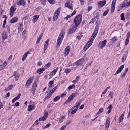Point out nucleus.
<instances>
[{
  "instance_id": "nucleus-1",
  "label": "nucleus",
  "mask_w": 130,
  "mask_h": 130,
  "mask_svg": "<svg viewBox=\"0 0 130 130\" xmlns=\"http://www.w3.org/2000/svg\"><path fill=\"white\" fill-rule=\"evenodd\" d=\"M99 27V25L97 24L95 28L94 31L91 37L90 38L91 40L90 39L89 40L88 42L84 48V51H86L92 44L93 40L96 37L97 34Z\"/></svg>"
},
{
  "instance_id": "nucleus-2",
  "label": "nucleus",
  "mask_w": 130,
  "mask_h": 130,
  "mask_svg": "<svg viewBox=\"0 0 130 130\" xmlns=\"http://www.w3.org/2000/svg\"><path fill=\"white\" fill-rule=\"evenodd\" d=\"M82 19V15L81 14H79L75 17L74 19V22L75 26L77 27L80 23Z\"/></svg>"
},
{
  "instance_id": "nucleus-3",
  "label": "nucleus",
  "mask_w": 130,
  "mask_h": 130,
  "mask_svg": "<svg viewBox=\"0 0 130 130\" xmlns=\"http://www.w3.org/2000/svg\"><path fill=\"white\" fill-rule=\"evenodd\" d=\"M65 34L64 30H62L59 35L57 41V44L58 45L61 44L62 40L64 37Z\"/></svg>"
},
{
  "instance_id": "nucleus-4",
  "label": "nucleus",
  "mask_w": 130,
  "mask_h": 130,
  "mask_svg": "<svg viewBox=\"0 0 130 130\" xmlns=\"http://www.w3.org/2000/svg\"><path fill=\"white\" fill-rule=\"evenodd\" d=\"M16 9V6L14 5H13L9 9L10 15V17H12Z\"/></svg>"
},
{
  "instance_id": "nucleus-5",
  "label": "nucleus",
  "mask_w": 130,
  "mask_h": 130,
  "mask_svg": "<svg viewBox=\"0 0 130 130\" xmlns=\"http://www.w3.org/2000/svg\"><path fill=\"white\" fill-rule=\"evenodd\" d=\"M77 94V93H73L68 98L66 101L65 102V103L66 102H69L73 100V98L76 96Z\"/></svg>"
},
{
  "instance_id": "nucleus-6",
  "label": "nucleus",
  "mask_w": 130,
  "mask_h": 130,
  "mask_svg": "<svg viewBox=\"0 0 130 130\" xmlns=\"http://www.w3.org/2000/svg\"><path fill=\"white\" fill-rule=\"evenodd\" d=\"M60 10V8H59L57 9L56 11L55 12L53 19V20L54 21H55L57 18L59 14Z\"/></svg>"
},
{
  "instance_id": "nucleus-7",
  "label": "nucleus",
  "mask_w": 130,
  "mask_h": 130,
  "mask_svg": "<svg viewBox=\"0 0 130 130\" xmlns=\"http://www.w3.org/2000/svg\"><path fill=\"white\" fill-rule=\"evenodd\" d=\"M77 27L76 26L73 25L70 28L68 31L69 34H71L74 32L77 29Z\"/></svg>"
},
{
  "instance_id": "nucleus-8",
  "label": "nucleus",
  "mask_w": 130,
  "mask_h": 130,
  "mask_svg": "<svg viewBox=\"0 0 130 130\" xmlns=\"http://www.w3.org/2000/svg\"><path fill=\"white\" fill-rule=\"evenodd\" d=\"M16 3L17 5L19 6L22 5L24 6L26 4L25 0H19L17 1Z\"/></svg>"
},
{
  "instance_id": "nucleus-9",
  "label": "nucleus",
  "mask_w": 130,
  "mask_h": 130,
  "mask_svg": "<svg viewBox=\"0 0 130 130\" xmlns=\"http://www.w3.org/2000/svg\"><path fill=\"white\" fill-rule=\"evenodd\" d=\"M106 42V40H104L102 42L100 43L99 44V47L101 49L102 48L105 46Z\"/></svg>"
},
{
  "instance_id": "nucleus-10",
  "label": "nucleus",
  "mask_w": 130,
  "mask_h": 130,
  "mask_svg": "<svg viewBox=\"0 0 130 130\" xmlns=\"http://www.w3.org/2000/svg\"><path fill=\"white\" fill-rule=\"evenodd\" d=\"M106 3V0L99 1L98 4V6L99 8L102 7L105 5Z\"/></svg>"
},
{
  "instance_id": "nucleus-11",
  "label": "nucleus",
  "mask_w": 130,
  "mask_h": 130,
  "mask_svg": "<svg viewBox=\"0 0 130 130\" xmlns=\"http://www.w3.org/2000/svg\"><path fill=\"white\" fill-rule=\"evenodd\" d=\"M32 80V77L28 79L25 85L26 88H27L29 87L31 84Z\"/></svg>"
},
{
  "instance_id": "nucleus-12",
  "label": "nucleus",
  "mask_w": 130,
  "mask_h": 130,
  "mask_svg": "<svg viewBox=\"0 0 130 130\" xmlns=\"http://www.w3.org/2000/svg\"><path fill=\"white\" fill-rule=\"evenodd\" d=\"M8 34L7 32L4 31H3L2 35V39L3 40H5L7 38Z\"/></svg>"
},
{
  "instance_id": "nucleus-13",
  "label": "nucleus",
  "mask_w": 130,
  "mask_h": 130,
  "mask_svg": "<svg viewBox=\"0 0 130 130\" xmlns=\"http://www.w3.org/2000/svg\"><path fill=\"white\" fill-rule=\"evenodd\" d=\"M83 59H80L74 63L73 64L74 65H76L77 66H78L82 65L83 63Z\"/></svg>"
},
{
  "instance_id": "nucleus-14",
  "label": "nucleus",
  "mask_w": 130,
  "mask_h": 130,
  "mask_svg": "<svg viewBox=\"0 0 130 130\" xmlns=\"http://www.w3.org/2000/svg\"><path fill=\"white\" fill-rule=\"evenodd\" d=\"M18 20V19L17 17H14L11 20H10V23L12 24L14 23L17 22Z\"/></svg>"
},
{
  "instance_id": "nucleus-15",
  "label": "nucleus",
  "mask_w": 130,
  "mask_h": 130,
  "mask_svg": "<svg viewBox=\"0 0 130 130\" xmlns=\"http://www.w3.org/2000/svg\"><path fill=\"white\" fill-rule=\"evenodd\" d=\"M70 50V47L69 46H67L65 49L64 54L66 55L68 54Z\"/></svg>"
},
{
  "instance_id": "nucleus-16",
  "label": "nucleus",
  "mask_w": 130,
  "mask_h": 130,
  "mask_svg": "<svg viewBox=\"0 0 130 130\" xmlns=\"http://www.w3.org/2000/svg\"><path fill=\"white\" fill-rule=\"evenodd\" d=\"M110 119L109 118H107V119L105 125V127L107 129H108L110 123Z\"/></svg>"
},
{
  "instance_id": "nucleus-17",
  "label": "nucleus",
  "mask_w": 130,
  "mask_h": 130,
  "mask_svg": "<svg viewBox=\"0 0 130 130\" xmlns=\"http://www.w3.org/2000/svg\"><path fill=\"white\" fill-rule=\"evenodd\" d=\"M13 88V86L12 85H11L9 86L8 87L6 88L4 90V91L6 92L8 91L11 90Z\"/></svg>"
},
{
  "instance_id": "nucleus-18",
  "label": "nucleus",
  "mask_w": 130,
  "mask_h": 130,
  "mask_svg": "<svg viewBox=\"0 0 130 130\" xmlns=\"http://www.w3.org/2000/svg\"><path fill=\"white\" fill-rule=\"evenodd\" d=\"M30 52L28 51H27L26 53H25L23 56L22 58V60L23 61H24L26 59L27 56L29 54H30Z\"/></svg>"
},
{
  "instance_id": "nucleus-19",
  "label": "nucleus",
  "mask_w": 130,
  "mask_h": 130,
  "mask_svg": "<svg viewBox=\"0 0 130 130\" xmlns=\"http://www.w3.org/2000/svg\"><path fill=\"white\" fill-rule=\"evenodd\" d=\"M45 69L44 68H41L38 69L37 72L39 74H40L42 73L43 71H44Z\"/></svg>"
},
{
  "instance_id": "nucleus-20",
  "label": "nucleus",
  "mask_w": 130,
  "mask_h": 130,
  "mask_svg": "<svg viewBox=\"0 0 130 130\" xmlns=\"http://www.w3.org/2000/svg\"><path fill=\"white\" fill-rule=\"evenodd\" d=\"M124 65H122L116 71V73L118 74L120 73L123 70L124 68Z\"/></svg>"
},
{
  "instance_id": "nucleus-21",
  "label": "nucleus",
  "mask_w": 130,
  "mask_h": 130,
  "mask_svg": "<svg viewBox=\"0 0 130 130\" xmlns=\"http://www.w3.org/2000/svg\"><path fill=\"white\" fill-rule=\"evenodd\" d=\"M65 6L69 9H72V5H70V4L68 3H66L65 4Z\"/></svg>"
},
{
  "instance_id": "nucleus-22",
  "label": "nucleus",
  "mask_w": 130,
  "mask_h": 130,
  "mask_svg": "<svg viewBox=\"0 0 130 130\" xmlns=\"http://www.w3.org/2000/svg\"><path fill=\"white\" fill-rule=\"evenodd\" d=\"M39 18V16L38 15H35L33 18V23H35L36 22Z\"/></svg>"
},
{
  "instance_id": "nucleus-23",
  "label": "nucleus",
  "mask_w": 130,
  "mask_h": 130,
  "mask_svg": "<svg viewBox=\"0 0 130 130\" xmlns=\"http://www.w3.org/2000/svg\"><path fill=\"white\" fill-rule=\"evenodd\" d=\"M71 110L72 111L71 112V113L72 114H73L75 113L76 112L77 110V109L76 108H74L73 109L72 107L71 108Z\"/></svg>"
},
{
  "instance_id": "nucleus-24",
  "label": "nucleus",
  "mask_w": 130,
  "mask_h": 130,
  "mask_svg": "<svg viewBox=\"0 0 130 130\" xmlns=\"http://www.w3.org/2000/svg\"><path fill=\"white\" fill-rule=\"evenodd\" d=\"M98 17V16H97L95 17H94L91 19L90 21V23H93L96 21V19Z\"/></svg>"
},
{
  "instance_id": "nucleus-25",
  "label": "nucleus",
  "mask_w": 130,
  "mask_h": 130,
  "mask_svg": "<svg viewBox=\"0 0 130 130\" xmlns=\"http://www.w3.org/2000/svg\"><path fill=\"white\" fill-rule=\"evenodd\" d=\"M80 102H77L75 105V106L73 107V109L74 108H76L77 109L78 108L79 106L80 105Z\"/></svg>"
},
{
  "instance_id": "nucleus-26",
  "label": "nucleus",
  "mask_w": 130,
  "mask_h": 130,
  "mask_svg": "<svg viewBox=\"0 0 130 130\" xmlns=\"http://www.w3.org/2000/svg\"><path fill=\"white\" fill-rule=\"evenodd\" d=\"M112 105H110L109 106L107 107V109H108V110L107 112V113L108 114L111 111L112 108Z\"/></svg>"
},
{
  "instance_id": "nucleus-27",
  "label": "nucleus",
  "mask_w": 130,
  "mask_h": 130,
  "mask_svg": "<svg viewBox=\"0 0 130 130\" xmlns=\"http://www.w3.org/2000/svg\"><path fill=\"white\" fill-rule=\"evenodd\" d=\"M65 117L64 116H61L60 118H59V123H61L63 121V120L65 119Z\"/></svg>"
},
{
  "instance_id": "nucleus-28",
  "label": "nucleus",
  "mask_w": 130,
  "mask_h": 130,
  "mask_svg": "<svg viewBox=\"0 0 130 130\" xmlns=\"http://www.w3.org/2000/svg\"><path fill=\"white\" fill-rule=\"evenodd\" d=\"M58 68H57L56 69L54 70L51 73V74L52 76L54 75L57 71Z\"/></svg>"
},
{
  "instance_id": "nucleus-29",
  "label": "nucleus",
  "mask_w": 130,
  "mask_h": 130,
  "mask_svg": "<svg viewBox=\"0 0 130 130\" xmlns=\"http://www.w3.org/2000/svg\"><path fill=\"white\" fill-rule=\"evenodd\" d=\"M124 116V114H122L119 117V122H121L123 119V116Z\"/></svg>"
},
{
  "instance_id": "nucleus-30",
  "label": "nucleus",
  "mask_w": 130,
  "mask_h": 130,
  "mask_svg": "<svg viewBox=\"0 0 130 130\" xmlns=\"http://www.w3.org/2000/svg\"><path fill=\"white\" fill-rule=\"evenodd\" d=\"M37 85L36 83H34L33 84V92H34L36 89Z\"/></svg>"
},
{
  "instance_id": "nucleus-31",
  "label": "nucleus",
  "mask_w": 130,
  "mask_h": 130,
  "mask_svg": "<svg viewBox=\"0 0 130 130\" xmlns=\"http://www.w3.org/2000/svg\"><path fill=\"white\" fill-rule=\"evenodd\" d=\"M60 96H57L55 97L53 100V101L55 102L58 101L59 99Z\"/></svg>"
},
{
  "instance_id": "nucleus-32",
  "label": "nucleus",
  "mask_w": 130,
  "mask_h": 130,
  "mask_svg": "<svg viewBox=\"0 0 130 130\" xmlns=\"http://www.w3.org/2000/svg\"><path fill=\"white\" fill-rule=\"evenodd\" d=\"M32 107L31 105H28V108L27 110L28 111H30L32 110Z\"/></svg>"
},
{
  "instance_id": "nucleus-33",
  "label": "nucleus",
  "mask_w": 130,
  "mask_h": 130,
  "mask_svg": "<svg viewBox=\"0 0 130 130\" xmlns=\"http://www.w3.org/2000/svg\"><path fill=\"white\" fill-rule=\"evenodd\" d=\"M57 88V86H55L50 92L52 94Z\"/></svg>"
},
{
  "instance_id": "nucleus-34",
  "label": "nucleus",
  "mask_w": 130,
  "mask_h": 130,
  "mask_svg": "<svg viewBox=\"0 0 130 130\" xmlns=\"http://www.w3.org/2000/svg\"><path fill=\"white\" fill-rule=\"evenodd\" d=\"M46 118L44 117H43L41 118H40L39 119V121H44L46 120Z\"/></svg>"
},
{
  "instance_id": "nucleus-35",
  "label": "nucleus",
  "mask_w": 130,
  "mask_h": 130,
  "mask_svg": "<svg viewBox=\"0 0 130 130\" xmlns=\"http://www.w3.org/2000/svg\"><path fill=\"white\" fill-rule=\"evenodd\" d=\"M121 7L122 8H123L124 7H125L126 8H128L127 5H126V3H124L122 4L121 6Z\"/></svg>"
},
{
  "instance_id": "nucleus-36",
  "label": "nucleus",
  "mask_w": 130,
  "mask_h": 130,
  "mask_svg": "<svg viewBox=\"0 0 130 130\" xmlns=\"http://www.w3.org/2000/svg\"><path fill=\"white\" fill-rule=\"evenodd\" d=\"M104 109L103 108H100L99 111V112L97 113L98 115H99L100 113H102L103 110Z\"/></svg>"
},
{
  "instance_id": "nucleus-37",
  "label": "nucleus",
  "mask_w": 130,
  "mask_h": 130,
  "mask_svg": "<svg viewBox=\"0 0 130 130\" xmlns=\"http://www.w3.org/2000/svg\"><path fill=\"white\" fill-rule=\"evenodd\" d=\"M52 94H51L50 92H49L48 94L46 96L45 98V99H48L51 96V95Z\"/></svg>"
},
{
  "instance_id": "nucleus-38",
  "label": "nucleus",
  "mask_w": 130,
  "mask_h": 130,
  "mask_svg": "<svg viewBox=\"0 0 130 130\" xmlns=\"http://www.w3.org/2000/svg\"><path fill=\"white\" fill-rule=\"evenodd\" d=\"M75 87V86L73 84L72 85L68 87V89L69 90H70L72 89H73Z\"/></svg>"
},
{
  "instance_id": "nucleus-39",
  "label": "nucleus",
  "mask_w": 130,
  "mask_h": 130,
  "mask_svg": "<svg viewBox=\"0 0 130 130\" xmlns=\"http://www.w3.org/2000/svg\"><path fill=\"white\" fill-rule=\"evenodd\" d=\"M124 14L122 13L121 15V19L122 20H125Z\"/></svg>"
},
{
  "instance_id": "nucleus-40",
  "label": "nucleus",
  "mask_w": 130,
  "mask_h": 130,
  "mask_svg": "<svg viewBox=\"0 0 130 130\" xmlns=\"http://www.w3.org/2000/svg\"><path fill=\"white\" fill-rule=\"evenodd\" d=\"M127 57V56L125 55H124L123 57L122 58V61L123 62H124V61L125 60L126 58Z\"/></svg>"
},
{
  "instance_id": "nucleus-41",
  "label": "nucleus",
  "mask_w": 130,
  "mask_h": 130,
  "mask_svg": "<svg viewBox=\"0 0 130 130\" xmlns=\"http://www.w3.org/2000/svg\"><path fill=\"white\" fill-rule=\"evenodd\" d=\"M115 6H111V11L112 12H114L115 9Z\"/></svg>"
},
{
  "instance_id": "nucleus-42",
  "label": "nucleus",
  "mask_w": 130,
  "mask_h": 130,
  "mask_svg": "<svg viewBox=\"0 0 130 130\" xmlns=\"http://www.w3.org/2000/svg\"><path fill=\"white\" fill-rule=\"evenodd\" d=\"M51 64V63L50 62H48V63L45 65V67L47 68H48L50 66Z\"/></svg>"
},
{
  "instance_id": "nucleus-43",
  "label": "nucleus",
  "mask_w": 130,
  "mask_h": 130,
  "mask_svg": "<svg viewBox=\"0 0 130 130\" xmlns=\"http://www.w3.org/2000/svg\"><path fill=\"white\" fill-rule=\"evenodd\" d=\"M71 122V120H69L67 121L66 125H69Z\"/></svg>"
},
{
  "instance_id": "nucleus-44",
  "label": "nucleus",
  "mask_w": 130,
  "mask_h": 130,
  "mask_svg": "<svg viewBox=\"0 0 130 130\" xmlns=\"http://www.w3.org/2000/svg\"><path fill=\"white\" fill-rule=\"evenodd\" d=\"M65 72L66 73H68L71 71V70L70 69H66L65 71Z\"/></svg>"
},
{
  "instance_id": "nucleus-45",
  "label": "nucleus",
  "mask_w": 130,
  "mask_h": 130,
  "mask_svg": "<svg viewBox=\"0 0 130 130\" xmlns=\"http://www.w3.org/2000/svg\"><path fill=\"white\" fill-rule=\"evenodd\" d=\"M116 1V0H113L112 2L111 6H115Z\"/></svg>"
},
{
  "instance_id": "nucleus-46",
  "label": "nucleus",
  "mask_w": 130,
  "mask_h": 130,
  "mask_svg": "<svg viewBox=\"0 0 130 130\" xmlns=\"http://www.w3.org/2000/svg\"><path fill=\"white\" fill-rule=\"evenodd\" d=\"M41 3L42 4L44 5H45L46 1L45 0H40Z\"/></svg>"
},
{
  "instance_id": "nucleus-47",
  "label": "nucleus",
  "mask_w": 130,
  "mask_h": 130,
  "mask_svg": "<svg viewBox=\"0 0 130 130\" xmlns=\"http://www.w3.org/2000/svg\"><path fill=\"white\" fill-rule=\"evenodd\" d=\"M4 105V104L2 102H0V110L1 108L3 107Z\"/></svg>"
},
{
  "instance_id": "nucleus-48",
  "label": "nucleus",
  "mask_w": 130,
  "mask_h": 130,
  "mask_svg": "<svg viewBox=\"0 0 130 130\" xmlns=\"http://www.w3.org/2000/svg\"><path fill=\"white\" fill-rule=\"evenodd\" d=\"M129 38H127L125 42V44L126 45H127L129 41Z\"/></svg>"
},
{
  "instance_id": "nucleus-49",
  "label": "nucleus",
  "mask_w": 130,
  "mask_h": 130,
  "mask_svg": "<svg viewBox=\"0 0 130 130\" xmlns=\"http://www.w3.org/2000/svg\"><path fill=\"white\" fill-rule=\"evenodd\" d=\"M66 127V125H64L60 129V130H64L65 128Z\"/></svg>"
},
{
  "instance_id": "nucleus-50",
  "label": "nucleus",
  "mask_w": 130,
  "mask_h": 130,
  "mask_svg": "<svg viewBox=\"0 0 130 130\" xmlns=\"http://www.w3.org/2000/svg\"><path fill=\"white\" fill-rule=\"evenodd\" d=\"M7 62L6 61H5L2 64L3 66L5 67L7 64Z\"/></svg>"
},
{
  "instance_id": "nucleus-51",
  "label": "nucleus",
  "mask_w": 130,
  "mask_h": 130,
  "mask_svg": "<svg viewBox=\"0 0 130 130\" xmlns=\"http://www.w3.org/2000/svg\"><path fill=\"white\" fill-rule=\"evenodd\" d=\"M6 23V20L5 19L4 21V23L3 25V27L4 28L5 27V25Z\"/></svg>"
},
{
  "instance_id": "nucleus-52",
  "label": "nucleus",
  "mask_w": 130,
  "mask_h": 130,
  "mask_svg": "<svg viewBox=\"0 0 130 130\" xmlns=\"http://www.w3.org/2000/svg\"><path fill=\"white\" fill-rule=\"evenodd\" d=\"M50 124L48 123L45 127H44V129L48 127L50 125Z\"/></svg>"
},
{
  "instance_id": "nucleus-53",
  "label": "nucleus",
  "mask_w": 130,
  "mask_h": 130,
  "mask_svg": "<svg viewBox=\"0 0 130 130\" xmlns=\"http://www.w3.org/2000/svg\"><path fill=\"white\" fill-rule=\"evenodd\" d=\"M48 113L47 112H45L44 114L43 117H44L46 118L48 116Z\"/></svg>"
},
{
  "instance_id": "nucleus-54",
  "label": "nucleus",
  "mask_w": 130,
  "mask_h": 130,
  "mask_svg": "<svg viewBox=\"0 0 130 130\" xmlns=\"http://www.w3.org/2000/svg\"><path fill=\"white\" fill-rule=\"evenodd\" d=\"M113 93L111 91H110L109 92V96H110V97L111 98H113Z\"/></svg>"
},
{
  "instance_id": "nucleus-55",
  "label": "nucleus",
  "mask_w": 130,
  "mask_h": 130,
  "mask_svg": "<svg viewBox=\"0 0 130 130\" xmlns=\"http://www.w3.org/2000/svg\"><path fill=\"white\" fill-rule=\"evenodd\" d=\"M130 17V13L129 12L127 13L126 16V18H129Z\"/></svg>"
},
{
  "instance_id": "nucleus-56",
  "label": "nucleus",
  "mask_w": 130,
  "mask_h": 130,
  "mask_svg": "<svg viewBox=\"0 0 130 130\" xmlns=\"http://www.w3.org/2000/svg\"><path fill=\"white\" fill-rule=\"evenodd\" d=\"M5 67L4 66H3L2 64H1L0 65V70H2Z\"/></svg>"
},
{
  "instance_id": "nucleus-57",
  "label": "nucleus",
  "mask_w": 130,
  "mask_h": 130,
  "mask_svg": "<svg viewBox=\"0 0 130 130\" xmlns=\"http://www.w3.org/2000/svg\"><path fill=\"white\" fill-rule=\"evenodd\" d=\"M112 41L113 42H115L117 40V38L115 37L113 38L112 39Z\"/></svg>"
},
{
  "instance_id": "nucleus-58",
  "label": "nucleus",
  "mask_w": 130,
  "mask_h": 130,
  "mask_svg": "<svg viewBox=\"0 0 130 130\" xmlns=\"http://www.w3.org/2000/svg\"><path fill=\"white\" fill-rule=\"evenodd\" d=\"M21 95V94L20 93H19L18 94V95L15 98L17 100L20 98Z\"/></svg>"
},
{
  "instance_id": "nucleus-59",
  "label": "nucleus",
  "mask_w": 130,
  "mask_h": 130,
  "mask_svg": "<svg viewBox=\"0 0 130 130\" xmlns=\"http://www.w3.org/2000/svg\"><path fill=\"white\" fill-rule=\"evenodd\" d=\"M38 120H36L33 125H38L39 124V123H38Z\"/></svg>"
},
{
  "instance_id": "nucleus-60",
  "label": "nucleus",
  "mask_w": 130,
  "mask_h": 130,
  "mask_svg": "<svg viewBox=\"0 0 130 130\" xmlns=\"http://www.w3.org/2000/svg\"><path fill=\"white\" fill-rule=\"evenodd\" d=\"M15 78L17 80L19 78V75H18L17 74L15 75Z\"/></svg>"
},
{
  "instance_id": "nucleus-61",
  "label": "nucleus",
  "mask_w": 130,
  "mask_h": 130,
  "mask_svg": "<svg viewBox=\"0 0 130 130\" xmlns=\"http://www.w3.org/2000/svg\"><path fill=\"white\" fill-rule=\"evenodd\" d=\"M108 10H107V11H105L103 14V15L104 16H106L107 15V14L108 13Z\"/></svg>"
},
{
  "instance_id": "nucleus-62",
  "label": "nucleus",
  "mask_w": 130,
  "mask_h": 130,
  "mask_svg": "<svg viewBox=\"0 0 130 130\" xmlns=\"http://www.w3.org/2000/svg\"><path fill=\"white\" fill-rule=\"evenodd\" d=\"M128 68H126L125 70V72L123 73L124 74H125V75H126V74H127L128 71Z\"/></svg>"
},
{
  "instance_id": "nucleus-63",
  "label": "nucleus",
  "mask_w": 130,
  "mask_h": 130,
  "mask_svg": "<svg viewBox=\"0 0 130 130\" xmlns=\"http://www.w3.org/2000/svg\"><path fill=\"white\" fill-rule=\"evenodd\" d=\"M20 105V103L18 102H17L15 104V106L16 107Z\"/></svg>"
},
{
  "instance_id": "nucleus-64",
  "label": "nucleus",
  "mask_w": 130,
  "mask_h": 130,
  "mask_svg": "<svg viewBox=\"0 0 130 130\" xmlns=\"http://www.w3.org/2000/svg\"><path fill=\"white\" fill-rule=\"evenodd\" d=\"M128 7L130 6V0L128 2H126Z\"/></svg>"
}]
</instances>
